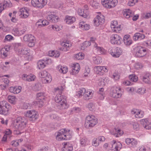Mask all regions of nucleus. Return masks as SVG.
Masks as SVG:
<instances>
[{
	"label": "nucleus",
	"mask_w": 151,
	"mask_h": 151,
	"mask_svg": "<svg viewBox=\"0 0 151 151\" xmlns=\"http://www.w3.org/2000/svg\"><path fill=\"white\" fill-rule=\"evenodd\" d=\"M9 49L7 47L2 48L0 50V53L4 57H6L8 55V52Z\"/></svg>",
	"instance_id": "obj_38"
},
{
	"label": "nucleus",
	"mask_w": 151,
	"mask_h": 151,
	"mask_svg": "<svg viewBox=\"0 0 151 151\" xmlns=\"http://www.w3.org/2000/svg\"><path fill=\"white\" fill-rule=\"evenodd\" d=\"M47 19L52 22H58L59 20V17L55 14H51L48 15L46 17Z\"/></svg>",
	"instance_id": "obj_21"
},
{
	"label": "nucleus",
	"mask_w": 151,
	"mask_h": 151,
	"mask_svg": "<svg viewBox=\"0 0 151 151\" xmlns=\"http://www.w3.org/2000/svg\"><path fill=\"white\" fill-rule=\"evenodd\" d=\"M31 4L33 6L38 8L39 0H32Z\"/></svg>",
	"instance_id": "obj_61"
},
{
	"label": "nucleus",
	"mask_w": 151,
	"mask_h": 151,
	"mask_svg": "<svg viewBox=\"0 0 151 151\" xmlns=\"http://www.w3.org/2000/svg\"><path fill=\"white\" fill-rule=\"evenodd\" d=\"M63 147L62 148V151H72L73 147L72 144L69 142H66L63 143Z\"/></svg>",
	"instance_id": "obj_20"
},
{
	"label": "nucleus",
	"mask_w": 151,
	"mask_h": 151,
	"mask_svg": "<svg viewBox=\"0 0 151 151\" xmlns=\"http://www.w3.org/2000/svg\"><path fill=\"white\" fill-rule=\"evenodd\" d=\"M93 63L96 64H98L102 62L101 59L99 58L93 57Z\"/></svg>",
	"instance_id": "obj_56"
},
{
	"label": "nucleus",
	"mask_w": 151,
	"mask_h": 151,
	"mask_svg": "<svg viewBox=\"0 0 151 151\" xmlns=\"http://www.w3.org/2000/svg\"><path fill=\"white\" fill-rule=\"evenodd\" d=\"M115 133L114 134V136L116 137L120 136L122 134V131L120 129H115Z\"/></svg>",
	"instance_id": "obj_49"
},
{
	"label": "nucleus",
	"mask_w": 151,
	"mask_h": 151,
	"mask_svg": "<svg viewBox=\"0 0 151 151\" xmlns=\"http://www.w3.org/2000/svg\"><path fill=\"white\" fill-rule=\"evenodd\" d=\"M26 29V26L14 28L12 30V34L15 36H21L25 32Z\"/></svg>",
	"instance_id": "obj_11"
},
{
	"label": "nucleus",
	"mask_w": 151,
	"mask_h": 151,
	"mask_svg": "<svg viewBox=\"0 0 151 151\" xmlns=\"http://www.w3.org/2000/svg\"><path fill=\"white\" fill-rule=\"evenodd\" d=\"M11 107L10 104L5 101L0 102V114L4 115H6Z\"/></svg>",
	"instance_id": "obj_5"
},
{
	"label": "nucleus",
	"mask_w": 151,
	"mask_h": 151,
	"mask_svg": "<svg viewBox=\"0 0 151 151\" xmlns=\"http://www.w3.org/2000/svg\"><path fill=\"white\" fill-rule=\"evenodd\" d=\"M108 51L113 57L115 58L119 57L122 54L121 49L119 47H117L114 49L110 48Z\"/></svg>",
	"instance_id": "obj_17"
},
{
	"label": "nucleus",
	"mask_w": 151,
	"mask_h": 151,
	"mask_svg": "<svg viewBox=\"0 0 151 151\" xmlns=\"http://www.w3.org/2000/svg\"><path fill=\"white\" fill-rule=\"evenodd\" d=\"M23 40L25 41L29 42L28 45L29 47H32L35 45V37L31 34H27L23 37Z\"/></svg>",
	"instance_id": "obj_12"
},
{
	"label": "nucleus",
	"mask_w": 151,
	"mask_h": 151,
	"mask_svg": "<svg viewBox=\"0 0 151 151\" xmlns=\"http://www.w3.org/2000/svg\"><path fill=\"white\" fill-rule=\"evenodd\" d=\"M112 143L114 144L115 151H118L120 150L122 147V144L119 142H116V140L112 141Z\"/></svg>",
	"instance_id": "obj_33"
},
{
	"label": "nucleus",
	"mask_w": 151,
	"mask_h": 151,
	"mask_svg": "<svg viewBox=\"0 0 151 151\" xmlns=\"http://www.w3.org/2000/svg\"><path fill=\"white\" fill-rule=\"evenodd\" d=\"M22 87L20 86H11L9 88V91L14 94H18L21 91Z\"/></svg>",
	"instance_id": "obj_25"
},
{
	"label": "nucleus",
	"mask_w": 151,
	"mask_h": 151,
	"mask_svg": "<svg viewBox=\"0 0 151 151\" xmlns=\"http://www.w3.org/2000/svg\"><path fill=\"white\" fill-rule=\"evenodd\" d=\"M85 94L83 96L84 100H88L92 98L93 95V92L91 90H87L85 93Z\"/></svg>",
	"instance_id": "obj_28"
},
{
	"label": "nucleus",
	"mask_w": 151,
	"mask_h": 151,
	"mask_svg": "<svg viewBox=\"0 0 151 151\" xmlns=\"http://www.w3.org/2000/svg\"><path fill=\"white\" fill-rule=\"evenodd\" d=\"M111 28L113 29L112 30H113L114 32L116 33H119L120 31L121 30L120 25L116 26L115 27L114 25H112L111 26Z\"/></svg>",
	"instance_id": "obj_48"
},
{
	"label": "nucleus",
	"mask_w": 151,
	"mask_h": 151,
	"mask_svg": "<svg viewBox=\"0 0 151 151\" xmlns=\"http://www.w3.org/2000/svg\"><path fill=\"white\" fill-rule=\"evenodd\" d=\"M138 142L137 140L134 138H132L131 142L129 145V146L131 147H136L137 144Z\"/></svg>",
	"instance_id": "obj_57"
},
{
	"label": "nucleus",
	"mask_w": 151,
	"mask_h": 151,
	"mask_svg": "<svg viewBox=\"0 0 151 151\" xmlns=\"http://www.w3.org/2000/svg\"><path fill=\"white\" fill-rule=\"evenodd\" d=\"M142 80L146 83H148L150 82L151 79V73L146 72L144 73L142 76Z\"/></svg>",
	"instance_id": "obj_19"
},
{
	"label": "nucleus",
	"mask_w": 151,
	"mask_h": 151,
	"mask_svg": "<svg viewBox=\"0 0 151 151\" xmlns=\"http://www.w3.org/2000/svg\"><path fill=\"white\" fill-rule=\"evenodd\" d=\"M141 122L142 124H143V127L146 129H151V122H149L147 119H142L141 121Z\"/></svg>",
	"instance_id": "obj_27"
},
{
	"label": "nucleus",
	"mask_w": 151,
	"mask_h": 151,
	"mask_svg": "<svg viewBox=\"0 0 151 151\" xmlns=\"http://www.w3.org/2000/svg\"><path fill=\"white\" fill-rule=\"evenodd\" d=\"M121 88L119 86H114L110 90V94L111 96L115 98H118L122 96Z\"/></svg>",
	"instance_id": "obj_6"
},
{
	"label": "nucleus",
	"mask_w": 151,
	"mask_h": 151,
	"mask_svg": "<svg viewBox=\"0 0 151 151\" xmlns=\"http://www.w3.org/2000/svg\"><path fill=\"white\" fill-rule=\"evenodd\" d=\"M144 115V112L141 110H138L135 116L137 118H140L143 117Z\"/></svg>",
	"instance_id": "obj_45"
},
{
	"label": "nucleus",
	"mask_w": 151,
	"mask_h": 151,
	"mask_svg": "<svg viewBox=\"0 0 151 151\" xmlns=\"http://www.w3.org/2000/svg\"><path fill=\"white\" fill-rule=\"evenodd\" d=\"M21 45L20 43H16L15 46V50H17L20 54L27 55L28 56L30 55V53L29 49L28 48H22Z\"/></svg>",
	"instance_id": "obj_8"
},
{
	"label": "nucleus",
	"mask_w": 151,
	"mask_h": 151,
	"mask_svg": "<svg viewBox=\"0 0 151 151\" xmlns=\"http://www.w3.org/2000/svg\"><path fill=\"white\" fill-rule=\"evenodd\" d=\"M41 84L40 83H36L34 87V89L35 91L40 90H41Z\"/></svg>",
	"instance_id": "obj_59"
},
{
	"label": "nucleus",
	"mask_w": 151,
	"mask_h": 151,
	"mask_svg": "<svg viewBox=\"0 0 151 151\" xmlns=\"http://www.w3.org/2000/svg\"><path fill=\"white\" fill-rule=\"evenodd\" d=\"M145 38V35L141 33L137 32L135 33L133 37L134 40L136 41L138 40H141Z\"/></svg>",
	"instance_id": "obj_24"
},
{
	"label": "nucleus",
	"mask_w": 151,
	"mask_h": 151,
	"mask_svg": "<svg viewBox=\"0 0 151 151\" xmlns=\"http://www.w3.org/2000/svg\"><path fill=\"white\" fill-rule=\"evenodd\" d=\"M61 45L62 47L60 48V49L64 51H66L68 50L71 45L70 43L67 41L62 42L61 43Z\"/></svg>",
	"instance_id": "obj_23"
},
{
	"label": "nucleus",
	"mask_w": 151,
	"mask_h": 151,
	"mask_svg": "<svg viewBox=\"0 0 151 151\" xmlns=\"http://www.w3.org/2000/svg\"><path fill=\"white\" fill-rule=\"evenodd\" d=\"M122 41L121 37L117 34L112 35L110 37V42L113 45H119Z\"/></svg>",
	"instance_id": "obj_10"
},
{
	"label": "nucleus",
	"mask_w": 151,
	"mask_h": 151,
	"mask_svg": "<svg viewBox=\"0 0 151 151\" xmlns=\"http://www.w3.org/2000/svg\"><path fill=\"white\" fill-rule=\"evenodd\" d=\"M36 78L35 76L33 74H31L28 75V78L27 79V81H34Z\"/></svg>",
	"instance_id": "obj_60"
},
{
	"label": "nucleus",
	"mask_w": 151,
	"mask_h": 151,
	"mask_svg": "<svg viewBox=\"0 0 151 151\" xmlns=\"http://www.w3.org/2000/svg\"><path fill=\"white\" fill-rule=\"evenodd\" d=\"M77 12L79 15L85 18H87L89 15L88 11L84 10L81 8L78 9Z\"/></svg>",
	"instance_id": "obj_22"
},
{
	"label": "nucleus",
	"mask_w": 151,
	"mask_h": 151,
	"mask_svg": "<svg viewBox=\"0 0 151 151\" xmlns=\"http://www.w3.org/2000/svg\"><path fill=\"white\" fill-rule=\"evenodd\" d=\"M49 55L50 56H53L55 58H58L59 57L60 53L59 51L57 50H52L50 51L49 52Z\"/></svg>",
	"instance_id": "obj_37"
},
{
	"label": "nucleus",
	"mask_w": 151,
	"mask_h": 151,
	"mask_svg": "<svg viewBox=\"0 0 151 151\" xmlns=\"http://www.w3.org/2000/svg\"><path fill=\"white\" fill-rule=\"evenodd\" d=\"M90 4L94 9H98L99 7V4L96 1L91 0L90 2Z\"/></svg>",
	"instance_id": "obj_46"
},
{
	"label": "nucleus",
	"mask_w": 151,
	"mask_h": 151,
	"mask_svg": "<svg viewBox=\"0 0 151 151\" xmlns=\"http://www.w3.org/2000/svg\"><path fill=\"white\" fill-rule=\"evenodd\" d=\"M55 101L56 103L60 104L61 109H66L68 107L67 103L66 97L60 93L56 95L55 98Z\"/></svg>",
	"instance_id": "obj_4"
},
{
	"label": "nucleus",
	"mask_w": 151,
	"mask_h": 151,
	"mask_svg": "<svg viewBox=\"0 0 151 151\" xmlns=\"http://www.w3.org/2000/svg\"><path fill=\"white\" fill-rule=\"evenodd\" d=\"M111 77L114 79L115 80H117L120 78L118 72H115L111 76Z\"/></svg>",
	"instance_id": "obj_53"
},
{
	"label": "nucleus",
	"mask_w": 151,
	"mask_h": 151,
	"mask_svg": "<svg viewBox=\"0 0 151 151\" xmlns=\"http://www.w3.org/2000/svg\"><path fill=\"white\" fill-rule=\"evenodd\" d=\"M7 99L8 101L10 103L15 104L16 102V98L14 96L9 95L8 96Z\"/></svg>",
	"instance_id": "obj_36"
},
{
	"label": "nucleus",
	"mask_w": 151,
	"mask_h": 151,
	"mask_svg": "<svg viewBox=\"0 0 151 151\" xmlns=\"http://www.w3.org/2000/svg\"><path fill=\"white\" fill-rule=\"evenodd\" d=\"M90 26L86 23L85 22H81L79 24V27L83 30H88L90 28Z\"/></svg>",
	"instance_id": "obj_29"
},
{
	"label": "nucleus",
	"mask_w": 151,
	"mask_h": 151,
	"mask_svg": "<svg viewBox=\"0 0 151 151\" xmlns=\"http://www.w3.org/2000/svg\"><path fill=\"white\" fill-rule=\"evenodd\" d=\"M49 74L46 70H44L40 71L38 73V75L40 78H45Z\"/></svg>",
	"instance_id": "obj_40"
},
{
	"label": "nucleus",
	"mask_w": 151,
	"mask_h": 151,
	"mask_svg": "<svg viewBox=\"0 0 151 151\" xmlns=\"http://www.w3.org/2000/svg\"><path fill=\"white\" fill-rule=\"evenodd\" d=\"M62 25H50L48 27V29L50 30L59 31L62 29Z\"/></svg>",
	"instance_id": "obj_31"
},
{
	"label": "nucleus",
	"mask_w": 151,
	"mask_h": 151,
	"mask_svg": "<svg viewBox=\"0 0 151 151\" xmlns=\"http://www.w3.org/2000/svg\"><path fill=\"white\" fill-rule=\"evenodd\" d=\"M97 138H94L92 141V145L94 146H97L99 145V142H97Z\"/></svg>",
	"instance_id": "obj_62"
},
{
	"label": "nucleus",
	"mask_w": 151,
	"mask_h": 151,
	"mask_svg": "<svg viewBox=\"0 0 151 151\" xmlns=\"http://www.w3.org/2000/svg\"><path fill=\"white\" fill-rule=\"evenodd\" d=\"M86 92V89L84 88H80L79 91H78V93L77 94H76V96H78L79 97H81Z\"/></svg>",
	"instance_id": "obj_41"
},
{
	"label": "nucleus",
	"mask_w": 151,
	"mask_h": 151,
	"mask_svg": "<svg viewBox=\"0 0 151 151\" xmlns=\"http://www.w3.org/2000/svg\"><path fill=\"white\" fill-rule=\"evenodd\" d=\"M104 21V17L101 14L97 15L93 20L94 25L96 27L99 26L100 24H102Z\"/></svg>",
	"instance_id": "obj_16"
},
{
	"label": "nucleus",
	"mask_w": 151,
	"mask_h": 151,
	"mask_svg": "<svg viewBox=\"0 0 151 151\" xmlns=\"http://www.w3.org/2000/svg\"><path fill=\"white\" fill-rule=\"evenodd\" d=\"M147 53V49L142 46L136 47L134 50V55L138 57H143L146 55Z\"/></svg>",
	"instance_id": "obj_7"
},
{
	"label": "nucleus",
	"mask_w": 151,
	"mask_h": 151,
	"mask_svg": "<svg viewBox=\"0 0 151 151\" xmlns=\"http://www.w3.org/2000/svg\"><path fill=\"white\" fill-rule=\"evenodd\" d=\"M27 123V120L24 117L19 116L13 120V124L15 129L14 133L16 135H19L22 132L21 130L24 129Z\"/></svg>",
	"instance_id": "obj_1"
},
{
	"label": "nucleus",
	"mask_w": 151,
	"mask_h": 151,
	"mask_svg": "<svg viewBox=\"0 0 151 151\" xmlns=\"http://www.w3.org/2000/svg\"><path fill=\"white\" fill-rule=\"evenodd\" d=\"M1 4H2L4 8L6 7L10 6L11 5V3L9 0H4L3 2Z\"/></svg>",
	"instance_id": "obj_43"
},
{
	"label": "nucleus",
	"mask_w": 151,
	"mask_h": 151,
	"mask_svg": "<svg viewBox=\"0 0 151 151\" xmlns=\"http://www.w3.org/2000/svg\"><path fill=\"white\" fill-rule=\"evenodd\" d=\"M70 67L71 68V71H70V74L74 75L75 74L76 72H75V68H76V63H71L70 65Z\"/></svg>",
	"instance_id": "obj_51"
},
{
	"label": "nucleus",
	"mask_w": 151,
	"mask_h": 151,
	"mask_svg": "<svg viewBox=\"0 0 151 151\" xmlns=\"http://www.w3.org/2000/svg\"><path fill=\"white\" fill-rule=\"evenodd\" d=\"M97 123V118L93 115H88L86 118L85 126L86 128L90 129L94 127Z\"/></svg>",
	"instance_id": "obj_3"
},
{
	"label": "nucleus",
	"mask_w": 151,
	"mask_h": 151,
	"mask_svg": "<svg viewBox=\"0 0 151 151\" xmlns=\"http://www.w3.org/2000/svg\"><path fill=\"white\" fill-rule=\"evenodd\" d=\"M103 5L107 8L110 9L115 7L117 4V0H101Z\"/></svg>",
	"instance_id": "obj_9"
},
{
	"label": "nucleus",
	"mask_w": 151,
	"mask_h": 151,
	"mask_svg": "<svg viewBox=\"0 0 151 151\" xmlns=\"http://www.w3.org/2000/svg\"><path fill=\"white\" fill-rule=\"evenodd\" d=\"M64 20L67 24H71L75 21L76 18L75 17L67 15L65 16Z\"/></svg>",
	"instance_id": "obj_30"
},
{
	"label": "nucleus",
	"mask_w": 151,
	"mask_h": 151,
	"mask_svg": "<svg viewBox=\"0 0 151 151\" xmlns=\"http://www.w3.org/2000/svg\"><path fill=\"white\" fill-rule=\"evenodd\" d=\"M57 69L61 73H66L68 71V68L66 66L58 65L57 67Z\"/></svg>",
	"instance_id": "obj_32"
},
{
	"label": "nucleus",
	"mask_w": 151,
	"mask_h": 151,
	"mask_svg": "<svg viewBox=\"0 0 151 151\" xmlns=\"http://www.w3.org/2000/svg\"><path fill=\"white\" fill-rule=\"evenodd\" d=\"M44 82L45 83H49L52 81V77L50 74L47 75L45 78Z\"/></svg>",
	"instance_id": "obj_52"
},
{
	"label": "nucleus",
	"mask_w": 151,
	"mask_h": 151,
	"mask_svg": "<svg viewBox=\"0 0 151 151\" xmlns=\"http://www.w3.org/2000/svg\"><path fill=\"white\" fill-rule=\"evenodd\" d=\"M87 107L91 111H92L94 109V105L93 103H89L87 105Z\"/></svg>",
	"instance_id": "obj_63"
},
{
	"label": "nucleus",
	"mask_w": 151,
	"mask_h": 151,
	"mask_svg": "<svg viewBox=\"0 0 151 151\" xmlns=\"http://www.w3.org/2000/svg\"><path fill=\"white\" fill-rule=\"evenodd\" d=\"M73 136V132L70 130L63 129L57 133L56 139L58 141L70 139Z\"/></svg>",
	"instance_id": "obj_2"
},
{
	"label": "nucleus",
	"mask_w": 151,
	"mask_h": 151,
	"mask_svg": "<svg viewBox=\"0 0 151 151\" xmlns=\"http://www.w3.org/2000/svg\"><path fill=\"white\" fill-rule=\"evenodd\" d=\"M139 151H151L150 147L146 145H142L140 146Z\"/></svg>",
	"instance_id": "obj_44"
},
{
	"label": "nucleus",
	"mask_w": 151,
	"mask_h": 151,
	"mask_svg": "<svg viewBox=\"0 0 151 151\" xmlns=\"http://www.w3.org/2000/svg\"><path fill=\"white\" fill-rule=\"evenodd\" d=\"M25 115L29 118V120L31 121H34L38 117V114L35 110H29L27 111Z\"/></svg>",
	"instance_id": "obj_13"
},
{
	"label": "nucleus",
	"mask_w": 151,
	"mask_h": 151,
	"mask_svg": "<svg viewBox=\"0 0 151 151\" xmlns=\"http://www.w3.org/2000/svg\"><path fill=\"white\" fill-rule=\"evenodd\" d=\"M43 95V93L42 92L38 93L37 94V100L34 102L35 105H37L39 107H41L43 104V100L44 99Z\"/></svg>",
	"instance_id": "obj_14"
},
{
	"label": "nucleus",
	"mask_w": 151,
	"mask_h": 151,
	"mask_svg": "<svg viewBox=\"0 0 151 151\" xmlns=\"http://www.w3.org/2000/svg\"><path fill=\"white\" fill-rule=\"evenodd\" d=\"M87 139L85 137L81 138L80 139V142L82 146H84L87 145Z\"/></svg>",
	"instance_id": "obj_54"
},
{
	"label": "nucleus",
	"mask_w": 151,
	"mask_h": 151,
	"mask_svg": "<svg viewBox=\"0 0 151 151\" xmlns=\"http://www.w3.org/2000/svg\"><path fill=\"white\" fill-rule=\"evenodd\" d=\"M91 45V42L88 41L84 42L81 45V49H84L90 46Z\"/></svg>",
	"instance_id": "obj_47"
},
{
	"label": "nucleus",
	"mask_w": 151,
	"mask_h": 151,
	"mask_svg": "<svg viewBox=\"0 0 151 151\" xmlns=\"http://www.w3.org/2000/svg\"><path fill=\"white\" fill-rule=\"evenodd\" d=\"M129 78L130 80L132 82H136L137 80V77L135 75H131L129 76Z\"/></svg>",
	"instance_id": "obj_55"
},
{
	"label": "nucleus",
	"mask_w": 151,
	"mask_h": 151,
	"mask_svg": "<svg viewBox=\"0 0 151 151\" xmlns=\"http://www.w3.org/2000/svg\"><path fill=\"white\" fill-rule=\"evenodd\" d=\"M29 9L27 7L21 8L19 10V16L22 18H27L29 15Z\"/></svg>",
	"instance_id": "obj_15"
},
{
	"label": "nucleus",
	"mask_w": 151,
	"mask_h": 151,
	"mask_svg": "<svg viewBox=\"0 0 151 151\" xmlns=\"http://www.w3.org/2000/svg\"><path fill=\"white\" fill-rule=\"evenodd\" d=\"M96 70V73L100 75H103L104 72H106L108 71V69L105 66H97L94 67Z\"/></svg>",
	"instance_id": "obj_18"
},
{
	"label": "nucleus",
	"mask_w": 151,
	"mask_h": 151,
	"mask_svg": "<svg viewBox=\"0 0 151 151\" xmlns=\"http://www.w3.org/2000/svg\"><path fill=\"white\" fill-rule=\"evenodd\" d=\"M84 57V54L82 52H79L76 54V59L78 60H82L83 59Z\"/></svg>",
	"instance_id": "obj_50"
},
{
	"label": "nucleus",
	"mask_w": 151,
	"mask_h": 151,
	"mask_svg": "<svg viewBox=\"0 0 151 151\" xmlns=\"http://www.w3.org/2000/svg\"><path fill=\"white\" fill-rule=\"evenodd\" d=\"M133 14L132 11L129 9H127L125 10L123 12V15L126 18H129L130 17H132Z\"/></svg>",
	"instance_id": "obj_35"
},
{
	"label": "nucleus",
	"mask_w": 151,
	"mask_h": 151,
	"mask_svg": "<svg viewBox=\"0 0 151 151\" xmlns=\"http://www.w3.org/2000/svg\"><path fill=\"white\" fill-rule=\"evenodd\" d=\"M10 63L8 62H6L4 64H2L1 65V68L4 70H8L10 68V65H9Z\"/></svg>",
	"instance_id": "obj_39"
},
{
	"label": "nucleus",
	"mask_w": 151,
	"mask_h": 151,
	"mask_svg": "<svg viewBox=\"0 0 151 151\" xmlns=\"http://www.w3.org/2000/svg\"><path fill=\"white\" fill-rule=\"evenodd\" d=\"M47 0H39L38 8H43L47 4Z\"/></svg>",
	"instance_id": "obj_42"
},
{
	"label": "nucleus",
	"mask_w": 151,
	"mask_h": 151,
	"mask_svg": "<svg viewBox=\"0 0 151 151\" xmlns=\"http://www.w3.org/2000/svg\"><path fill=\"white\" fill-rule=\"evenodd\" d=\"M114 144H110L109 145L108 148H107L108 151H115L114 148Z\"/></svg>",
	"instance_id": "obj_64"
},
{
	"label": "nucleus",
	"mask_w": 151,
	"mask_h": 151,
	"mask_svg": "<svg viewBox=\"0 0 151 151\" xmlns=\"http://www.w3.org/2000/svg\"><path fill=\"white\" fill-rule=\"evenodd\" d=\"M43 59L45 62L46 65L51 64L53 62L52 59L48 57L45 58Z\"/></svg>",
	"instance_id": "obj_58"
},
{
	"label": "nucleus",
	"mask_w": 151,
	"mask_h": 151,
	"mask_svg": "<svg viewBox=\"0 0 151 151\" xmlns=\"http://www.w3.org/2000/svg\"><path fill=\"white\" fill-rule=\"evenodd\" d=\"M37 64V68L39 69H43L46 66L44 59L39 60Z\"/></svg>",
	"instance_id": "obj_34"
},
{
	"label": "nucleus",
	"mask_w": 151,
	"mask_h": 151,
	"mask_svg": "<svg viewBox=\"0 0 151 151\" xmlns=\"http://www.w3.org/2000/svg\"><path fill=\"white\" fill-rule=\"evenodd\" d=\"M123 41L125 45L127 46L130 45L132 42V41L129 35H126L124 36Z\"/></svg>",
	"instance_id": "obj_26"
}]
</instances>
